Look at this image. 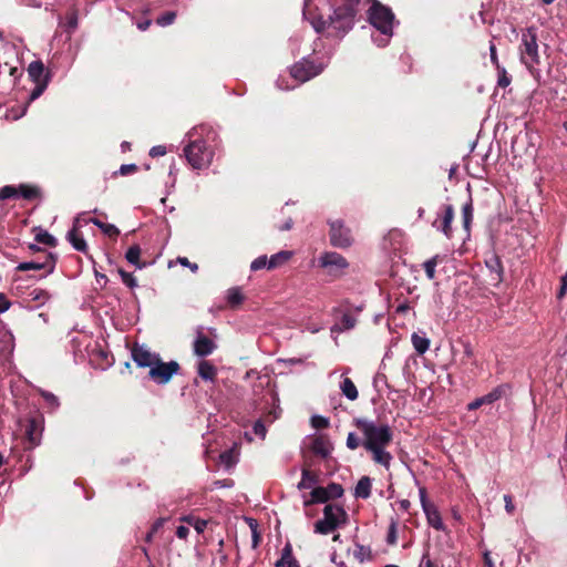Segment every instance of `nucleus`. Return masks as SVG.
<instances>
[{
    "mask_svg": "<svg viewBox=\"0 0 567 567\" xmlns=\"http://www.w3.org/2000/svg\"><path fill=\"white\" fill-rule=\"evenodd\" d=\"M359 0H305L303 17L316 32L343 37L354 24Z\"/></svg>",
    "mask_w": 567,
    "mask_h": 567,
    "instance_id": "f257e3e1",
    "label": "nucleus"
},
{
    "mask_svg": "<svg viewBox=\"0 0 567 567\" xmlns=\"http://www.w3.org/2000/svg\"><path fill=\"white\" fill-rule=\"evenodd\" d=\"M357 426L363 434V447L371 453L372 460L385 468H389L392 462V455L386 451V446L392 441V431L388 424H377L365 419L357 420Z\"/></svg>",
    "mask_w": 567,
    "mask_h": 567,
    "instance_id": "f03ea898",
    "label": "nucleus"
},
{
    "mask_svg": "<svg viewBox=\"0 0 567 567\" xmlns=\"http://www.w3.org/2000/svg\"><path fill=\"white\" fill-rule=\"evenodd\" d=\"M187 137L189 143L185 146L184 153L190 166L195 169L208 167L214 157V150L208 142L214 141L215 132L202 125L192 128Z\"/></svg>",
    "mask_w": 567,
    "mask_h": 567,
    "instance_id": "7ed1b4c3",
    "label": "nucleus"
},
{
    "mask_svg": "<svg viewBox=\"0 0 567 567\" xmlns=\"http://www.w3.org/2000/svg\"><path fill=\"white\" fill-rule=\"evenodd\" d=\"M327 64L328 60L318 62L315 59L303 58L301 61L293 64L290 69L289 78L293 81V83L289 84L288 78L280 75L276 82V85L280 90H292L299 84L319 75Z\"/></svg>",
    "mask_w": 567,
    "mask_h": 567,
    "instance_id": "20e7f679",
    "label": "nucleus"
},
{
    "mask_svg": "<svg viewBox=\"0 0 567 567\" xmlns=\"http://www.w3.org/2000/svg\"><path fill=\"white\" fill-rule=\"evenodd\" d=\"M369 21L378 32L371 35L373 42L378 47H385L393 35V12L388 7L375 2L369 10Z\"/></svg>",
    "mask_w": 567,
    "mask_h": 567,
    "instance_id": "39448f33",
    "label": "nucleus"
},
{
    "mask_svg": "<svg viewBox=\"0 0 567 567\" xmlns=\"http://www.w3.org/2000/svg\"><path fill=\"white\" fill-rule=\"evenodd\" d=\"M537 40V29L535 27L522 30L518 48L519 59L528 70H533L540 62Z\"/></svg>",
    "mask_w": 567,
    "mask_h": 567,
    "instance_id": "423d86ee",
    "label": "nucleus"
},
{
    "mask_svg": "<svg viewBox=\"0 0 567 567\" xmlns=\"http://www.w3.org/2000/svg\"><path fill=\"white\" fill-rule=\"evenodd\" d=\"M347 517L348 515L341 506L328 504L323 508V518L315 524V533L328 535L344 524Z\"/></svg>",
    "mask_w": 567,
    "mask_h": 567,
    "instance_id": "0eeeda50",
    "label": "nucleus"
},
{
    "mask_svg": "<svg viewBox=\"0 0 567 567\" xmlns=\"http://www.w3.org/2000/svg\"><path fill=\"white\" fill-rule=\"evenodd\" d=\"M179 371V364L176 361L163 362L159 358L155 364L148 369V378L156 384H166L173 375Z\"/></svg>",
    "mask_w": 567,
    "mask_h": 567,
    "instance_id": "6e6552de",
    "label": "nucleus"
},
{
    "mask_svg": "<svg viewBox=\"0 0 567 567\" xmlns=\"http://www.w3.org/2000/svg\"><path fill=\"white\" fill-rule=\"evenodd\" d=\"M330 225V243L338 248H347L352 244V235L349 228L343 225L342 220H332Z\"/></svg>",
    "mask_w": 567,
    "mask_h": 567,
    "instance_id": "1a4fd4ad",
    "label": "nucleus"
},
{
    "mask_svg": "<svg viewBox=\"0 0 567 567\" xmlns=\"http://www.w3.org/2000/svg\"><path fill=\"white\" fill-rule=\"evenodd\" d=\"M319 266L327 269L331 275H339L349 264L343 256L334 251H326L318 259Z\"/></svg>",
    "mask_w": 567,
    "mask_h": 567,
    "instance_id": "9d476101",
    "label": "nucleus"
},
{
    "mask_svg": "<svg viewBox=\"0 0 567 567\" xmlns=\"http://www.w3.org/2000/svg\"><path fill=\"white\" fill-rule=\"evenodd\" d=\"M132 359L140 368H151L161 358L145 344H135L132 349Z\"/></svg>",
    "mask_w": 567,
    "mask_h": 567,
    "instance_id": "9b49d317",
    "label": "nucleus"
},
{
    "mask_svg": "<svg viewBox=\"0 0 567 567\" xmlns=\"http://www.w3.org/2000/svg\"><path fill=\"white\" fill-rule=\"evenodd\" d=\"M507 390H508V386L506 384H501V385L494 388L487 394H485L481 398H477L474 401H472L471 403H468L467 410L474 411V410L481 408L482 405L493 404L494 402L502 399L506 394Z\"/></svg>",
    "mask_w": 567,
    "mask_h": 567,
    "instance_id": "f8f14e48",
    "label": "nucleus"
},
{
    "mask_svg": "<svg viewBox=\"0 0 567 567\" xmlns=\"http://www.w3.org/2000/svg\"><path fill=\"white\" fill-rule=\"evenodd\" d=\"M193 348L194 353L197 357L204 358L214 352V350L216 349V343L210 338L204 334L202 327H198Z\"/></svg>",
    "mask_w": 567,
    "mask_h": 567,
    "instance_id": "ddd939ff",
    "label": "nucleus"
},
{
    "mask_svg": "<svg viewBox=\"0 0 567 567\" xmlns=\"http://www.w3.org/2000/svg\"><path fill=\"white\" fill-rule=\"evenodd\" d=\"M454 219V208L452 205H445L443 206V213L441 218H436L432 226L444 234L446 238H452L453 229H452V221Z\"/></svg>",
    "mask_w": 567,
    "mask_h": 567,
    "instance_id": "4468645a",
    "label": "nucleus"
},
{
    "mask_svg": "<svg viewBox=\"0 0 567 567\" xmlns=\"http://www.w3.org/2000/svg\"><path fill=\"white\" fill-rule=\"evenodd\" d=\"M81 227V218L76 217L73 223V228L68 233L66 238L72 247L81 252L87 251V244L83 238L82 234L79 231Z\"/></svg>",
    "mask_w": 567,
    "mask_h": 567,
    "instance_id": "2eb2a0df",
    "label": "nucleus"
},
{
    "mask_svg": "<svg viewBox=\"0 0 567 567\" xmlns=\"http://www.w3.org/2000/svg\"><path fill=\"white\" fill-rule=\"evenodd\" d=\"M42 424L41 421L38 419H31L29 420L25 435L28 440V449H34L41 443V436H42Z\"/></svg>",
    "mask_w": 567,
    "mask_h": 567,
    "instance_id": "dca6fc26",
    "label": "nucleus"
},
{
    "mask_svg": "<svg viewBox=\"0 0 567 567\" xmlns=\"http://www.w3.org/2000/svg\"><path fill=\"white\" fill-rule=\"evenodd\" d=\"M28 74L34 83H39L44 80H48L49 83L51 79L50 73L45 71L44 64L40 60L32 61L29 64Z\"/></svg>",
    "mask_w": 567,
    "mask_h": 567,
    "instance_id": "f3484780",
    "label": "nucleus"
},
{
    "mask_svg": "<svg viewBox=\"0 0 567 567\" xmlns=\"http://www.w3.org/2000/svg\"><path fill=\"white\" fill-rule=\"evenodd\" d=\"M310 449L315 454L326 457L330 454L332 445L326 435H317L311 440Z\"/></svg>",
    "mask_w": 567,
    "mask_h": 567,
    "instance_id": "a211bd4d",
    "label": "nucleus"
},
{
    "mask_svg": "<svg viewBox=\"0 0 567 567\" xmlns=\"http://www.w3.org/2000/svg\"><path fill=\"white\" fill-rule=\"evenodd\" d=\"M372 481L369 476H362L355 485L354 496L367 499L371 495Z\"/></svg>",
    "mask_w": 567,
    "mask_h": 567,
    "instance_id": "6ab92c4d",
    "label": "nucleus"
},
{
    "mask_svg": "<svg viewBox=\"0 0 567 567\" xmlns=\"http://www.w3.org/2000/svg\"><path fill=\"white\" fill-rule=\"evenodd\" d=\"M357 319L350 313H344L340 321L331 327V333H340L355 327Z\"/></svg>",
    "mask_w": 567,
    "mask_h": 567,
    "instance_id": "aec40b11",
    "label": "nucleus"
},
{
    "mask_svg": "<svg viewBox=\"0 0 567 567\" xmlns=\"http://www.w3.org/2000/svg\"><path fill=\"white\" fill-rule=\"evenodd\" d=\"M198 375L205 381H214L217 374V369L209 361L203 360L198 363Z\"/></svg>",
    "mask_w": 567,
    "mask_h": 567,
    "instance_id": "412c9836",
    "label": "nucleus"
},
{
    "mask_svg": "<svg viewBox=\"0 0 567 567\" xmlns=\"http://www.w3.org/2000/svg\"><path fill=\"white\" fill-rule=\"evenodd\" d=\"M293 256V252L290 250H281L277 254H274L268 261V269H275L282 265H285L287 261L291 259Z\"/></svg>",
    "mask_w": 567,
    "mask_h": 567,
    "instance_id": "4be33fe9",
    "label": "nucleus"
},
{
    "mask_svg": "<svg viewBox=\"0 0 567 567\" xmlns=\"http://www.w3.org/2000/svg\"><path fill=\"white\" fill-rule=\"evenodd\" d=\"M423 512L426 516L429 525H431L436 530L444 529L443 520H442L441 515L435 506L425 508V511H423Z\"/></svg>",
    "mask_w": 567,
    "mask_h": 567,
    "instance_id": "5701e85b",
    "label": "nucleus"
},
{
    "mask_svg": "<svg viewBox=\"0 0 567 567\" xmlns=\"http://www.w3.org/2000/svg\"><path fill=\"white\" fill-rule=\"evenodd\" d=\"M276 567H299L298 561L292 557L291 546L287 544L281 553V558L275 564Z\"/></svg>",
    "mask_w": 567,
    "mask_h": 567,
    "instance_id": "b1692460",
    "label": "nucleus"
},
{
    "mask_svg": "<svg viewBox=\"0 0 567 567\" xmlns=\"http://www.w3.org/2000/svg\"><path fill=\"white\" fill-rule=\"evenodd\" d=\"M141 252V247L138 245L131 246L125 252L126 260L137 269H143L146 266L144 262L140 261Z\"/></svg>",
    "mask_w": 567,
    "mask_h": 567,
    "instance_id": "393cba45",
    "label": "nucleus"
},
{
    "mask_svg": "<svg viewBox=\"0 0 567 567\" xmlns=\"http://www.w3.org/2000/svg\"><path fill=\"white\" fill-rule=\"evenodd\" d=\"M411 341H412L414 350L419 354H424L429 350L430 340L424 334H419V333L414 332L411 336Z\"/></svg>",
    "mask_w": 567,
    "mask_h": 567,
    "instance_id": "a878e982",
    "label": "nucleus"
},
{
    "mask_svg": "<svg viewBox=\"0 0 567 567\" xmlns=\"http://www.w3.org/2000/svg\"><path fill=\"white\" fill-rule=\"evenodd\" d=\"M340 390L347 399H349L351 401H354L358 399L359 393H358L357 386L351 381V379L344 378L342 380V382L340 383Z\"/></svg>",
    "mask_w": 567,
    "mask_h": 567,
    "instance_id": "bb28decb",
    "label": "nucleus"
},
{
    "mask_svg": "<svg viewBox=\"0 0 567 567\" xmlns=\"http://www.w3.org/2000/svg\"><path fill=\"white\" fill-rule=\"evenodd\" d=\"M328 496L324 487H315L310 493V498L303 501L305 506H309L313 503H326Z\"/></svg>",
    "mask_w": 567,
    "mask_h": 567,
    "instance_id": "cd10ccee",
    "label": "nucleus"
},
{
    "mask_svg": "<svg viewBox=\"0 0 567 567\" xmlns=\"http://www.w3.org/2000/svg\"><path fill=\"white\" fill-rule=\"evenodd\" d=\"M316 484L317 475L306 468L302 470L301 481L297 485L298 489H313Z\"/></svg>",
    "mask_w": 567,
    "mask_h": 567,
    "instance_id": "c85d7f7f",
    "label": "nucleus"
},
{
    "mask_svg": "<svg viewBox=\"0 0 567 567\" xmlns=\"http://www.w3.org/2000/svg\"><path fill=\"white\" fill-rule=\"evenodd\" d=\"M29 298L31 301L37 302L38 306H42L50 300L51 296L47 290L35 288L29 292Z\"/></svg>",
    "mask_w": 567,
    "mask_h": 567,
    "instance_id": "c756f323",
    "label": "nucleus"
},
{
    "mask_svg": "<svg viewBox=\"0 0 567 567\" xmlns=\"http://www.w3.org/2000/svg\"><path fill=\"white\" fill-rule=\"evenodd\" d=\"M270 403L272 405L271 410H269V412L267 413V415L265 416L266 420L268 422H274L275 420H277L280 415V408L278 405V398L276 395V393L274 392H270Z\"/></svg>",
    "mask_w": 567,
    "mask_h": 567,
    "instance_id": "7c9ffc66",
    "label": "nucleus"
},
{
    "mask_svg": "<svg viewBox=\"0 0 567 567\" xmlns=\"http://www.w3.org/2000/svg\"><path fill=\"white\" fill-rule=\"evenodd\" d=\"M473 204L470 199L466 204L462 207V217H463V226L466 231L470 230L471 223L473 220Z\"/></svg>",
    "mask_w": 567,
    "mask_h": 567,
    "instance_id": "2f4dec72",
    "label": "nucleus"
},
{
    "mask_svg": "<svg viewBox=\"0 0 567 567\" xmlns=\"http://www.w3.org/2000/svg\"><path fill=\"white\" fill-rule=\"evenodd\" d=\"M90 223L97 226L105 235H107L110 237L117 236L120 233L118 229L116 228V226H114L112 224L102 223L101 220H99L96 218L90 219Z\"/></svg>",
    "mask_w": 567,
    "mask_h": 567,
    "instance_id": "473e14b6",
    "label": "nucleus"
},
{
    "mask_svg": "<svg viewBox=\"0 0 567 567\" xmlns=\"http://www.w3.org/2000/svg\"><path fill=\"white\" fill-rule=\"evenodd\" d=\"M441 261V257L440 256H434L432 257L431 259L426 260L424 264H423V267H424V271L426 274V277L429 279H434L435 278V268L437 266V264Z\"/></svg>",
    "mask_w": 567,
    "mask_h": 567,
    "instance_id": "72a5a7b5",
    "label": "nucleus"
},
{
    "mask_svg": "<svg viewBox=\"0 0 567 567\" xmlns=\"http://www.w3.org/2000/svg\"><path fill=\"white\" fill-rule=\"evenodd\" d=\"M220 463L227 468L236 464L237 458L234 450H227L219 455Z\"/></svg>",
    "mask_w": 567,
    "mask_h": 567,
    "instance_id": "f704fd0d",
    "label": "nucleus"
},
{
    "mask_svg": "<svg viewBox=\"0 0 567 567\" xmlns=\"http://www.w3.org/2000/svg\"><path fill=\"white\" fill-rule=\"evenodd\" d=\"M183 522H186L189 526H192L198 534H202L206 526L207 522L204 519L195 518V517H184Z\"/></svg>",
    "mask_w": 567,
    "mask_h": 567,
    "instance_id": "c9c22d12",
    "label": "nucleus"
},
{
    "mask_svg": "<svg viewBox=\"0 0 567 567\" xmlns=\"http://www.w3.org/2000/svg\"><path fill=\"white\" fill-rule=\"evenodd\" d=\"M19 197V190L16 186L7 185L0 188V200Z\"/></svg>",
    "mask_w": 567,
    "mask_h": 567,
    "instance_id": "e433bc0d",
    "label": "nucleus"
},
{
    "mask_svg": "<svg viewBox=\"0 0 567 567\" xmlns=\"http://www.w3.org/2000/svg\"><path fill=\"white\" fill-rule=\"evenodd\" d=\"M19 196L25 199L35 198L39 195V189L37 187L21 185L19 188Z\"/></svg>",
    "mask_w": 567,
    "mask_h": 567,
    "instance_id": "4c0bfd02",
    "label": "nucleus"
},
{
    "mask_svg": "<svg viewBox=\"0 0 567 567\" xmlns=\"http://www.w3.org/2000/svg\"><path fill=\"white\" fill-rule=\"evenodd\" d=\"M326 488L328 499L341 497L343 494V488L340 484L331 483Z\"/></svg>",
    "mask_w": 567,
    "mask_h": 567,
    "instance_id": "58836bf2",
    "label": "nucleus"
},
{
    "mask_svg": "<svg viewBox=\"0 0 567 567\" xmlns=\"http://www.w3.org/2000/svg\"><path fill=\"white\" fill-rule=\"evenodd\" d=\"M40 394L44 399V401L47 402L49 408H51L52 410H55L59 408V405H60L59 399L53 393L41 390Z\"/></svg>",
    "mask_w": 567,
    "mask_h": 567,
    "instance_id": "ea45409f",
    "label": "nucleus"
},
{
    "mask_svg": "<svg viewBox=\"0 0 567 567\" xmlns=\"http://www.w3.org/2000/svg\"><path fill=\"white\" fill-rule=\"evenodd\" d=\"M175 18H176V12L167 11L156 19V23L161 27H167V25H171L175 21Z\"/></svg>",
    "mask_w": 567,
    "mask_h": 567,
    "instance_id": "a19ab883",
    "label": "nucleus"
},
{
    "mask_svg": "<svg viewBox=\"0 0 567 567\" xmlns=\"http://www.w3.org/2000/svg\"><path fill=\"white\" fill-rule=\"evenodd\" d=\"M48 85H49L48 80L35 83V86L30 94L29 102H32V101L37 100L38 97H40L43 94V92L45 91V89L48 87Z\"/></svg>",
    "mask_w": 567,
    "mask_h": 567,
    "instance_id": "79ce46f5",
    "label": "nucleus"
},
{
    "mask_svg": "<svg viewBox=\"0 0 567 567\" xmlns=\"http://www.w3.org/2000/svg\"><path fill=\"white\" fill-rule=\"evenodd\" d=\"M35 239L38 243L40 244H44V245H48V246H55V238L49 234L48 231H44V230H41L40 233L37 234L35 236Z\"/></svg>",
    "mask_w": 567,
    "mask_h": 567,
    "instance_id": "37998d69",
    "label": "nucleus"
},
{
    "mask_svg": "<svg viewBox=\"0 0 567 567\" xmlns=\"http://www.w3.org/2000/svg\"><path fill=\"white\" fill-rule=\"evenodd\" d=\"M496 70H497V75H498L497 84L501 87L508 86L511 84V76L507 74L505 68L501 66V68H497Z\"/></svg>",
    "mask_w": 567,
    "mask_h": 567,
    "instance_id": "c03bdc74",
    "label": "nucleus"
},
{
    "mask_svg": "<svg viewBox=\"0 0 567 567\" xmlns=\"http://www.w3.org/2000/svg\"><path fill=\"white\" fill-rule=\"evenodd\" d=\"M165 522H166V518H158V519H156L153 523L151 530L146 534L145 542L151 543L153 540L154 535L157 533V530L159 528L163 527Z\"/></svg>",
    "mask_w": 567,
    "mask_h": 567,
    "instance_id": "a18cd8bd",
    "label": "nucleus"
},
{
    "mask_svg": "<svg viewBox=\"0 0 567 567\" xmlns=\"http://www.w3.org/2000/svg\"><path fill=\"white\" fill-rule=\"evenodd\" d=\"M118 274L122 278L123 284H125L128 288L133 289L137 286V281L132 274L126 272L123 269H118Z\"/></svg>",
    "mask_w": 567,
    "mask_h": 567,
    "instance_id": "49530a36",
    "label": "nucleus"
},
{
    "mask_svg": "<svg viewBox=\"0 0 567 567\" xmlns=\"http://www.w3.org/2000/svg\"><path fill=\"white\" fill-rule=\"evenodd\" d=\"M44 268V265L41 264V262H35V261H25V262H20L18 266H17V269L19 271H28V270H40Z\"/></svg>",
    "mask_w": 567,
    "mask_h": 567,
    "instance_id": "de8ad7c7",
    "label": "nucleus"
},
{
    "mask_svg": "<svg viewBox=\"0 0 567 567\" xmlns=\"http://www.w3.org/2000/svg\"><path fill=\"white\" fill-rule=\"evenodd\" d=\"M268 261H269V259L267 258V256H265V255L259 256L258 258L252 260V262L250 264V269L252 271H257V270H260L264 268L268 269Z\"/></svg>",
    "mask_w": 567,
    "mask_h": 567,
    "instance_id": "09e8293b",
    "label": "nucleus"
},
{
    "mask_svg": "<svg viewBox=\"0 0 567 567\" xmlns=\"http://www.w3.org/2000/svg\"><path fill=\"white\" fill-rule=\"evenodd\" d=\"M227 300L231 305H239L243 301V295L238 288H233L228 290Z\"/></svg>",
    "mask_w": 567,
    "mask_h": 567,
    "instance_id": "8fccbe9b",
    "label": "nucleus"
},
{
    "mask_svg": "<svg viewBox=\"0 0 567 567\" xmlns=\"http://www.w3.org/2000/svg\"><path fill=\"white\" fill-rule=\"evenodd\" d=\"M353 555L359 561L362 563L365 559L370 558V550L362 545H357Z\"/></svg>",
    "mask_w": 567,
    "mask_h": 567,
    "instance_id": "3c124183",
    "label": "nucleus"
},
{
    "mask_svg": "<svg viewBox=\"0 0 567 567\" xmlns=\"http://www.w3.org/2000/svg\"><path fill=\"white\" fill-rule=\"evenodd\" d=\"M311 425L315 429H326L329 426V420L321 415H313L311 417Z\"/></svg>",
    "mask_w": 567,
    "mask_h": 567,
    "instance_id": "603ef678",
    "label": "nucleus"
},
{
    "mask_svg": "<svg viewBox=\"0 0 567 567\" xmlns=\"http://www.w3.org/2000/svg\"><path fill=\"white\" fill-rule=\"evenodd\" d=\"M254 433L259 436L260 439H265L266 436V433H267V430H266V426L264 424V421L262 420H258L255 422L254 424Z\"/></svg>",
    "mask_w": 567,
    "mask_h": 567,
    "instance_id": "864d4df0",
    "label": "nucleus"
},
{
    "mask_svg": "<svg viewBox=\"0 0 567 567\" xmlns=\"http://www.w3.org/2000/svg\"><path fill=\"white\" fill-rule=\"evenodd\" d=\"M360 445V440L354 433H349L347 437V447L350 450H355Z\"/></svg>",
    "mask_w": 567,
    "mask_h": 567,
    "instance_id": "5fc2aeb1",
    "label": "nucleus"
},
{
    "mask_svg": "<svg viewBox=\"0 0 567 567\" xmlns=\"http://www.w3.org/2000/svg\"><path fill=\"white\" fill-rule=\"evenodd\" d=\"M386 542L390 545H394L396 543V523L395 522H392L389 527Z\"/></svg>",
    "mask_w": 567,
    "mask_h": 567,
    "instance_id": "6e6d98bb",
    "label": "nucleus"
},
{
    "mask_svg": "<svg viewBox=\"0 0 567 567\" xmlns=\"http://www.w3.org/2000/svg\"><path fill=\"white\" fill-rule=\"evenodd\" d=\"M419 494H420V502H421V505H422V509L425 511V508H430L432 507L433 505L429 503L427 501V496H426V489L424 487H420L419 489Z\"/></svg>",
    "mask_w": 567,
    "mask_h": 567,
    "instance_id": "4d7b16f0",
    "label": "nucleus"
},
{
    "mask_svg": "<svg viewBox=\"0 0 567 567\" xmlns=\"http://www.w3.org/2000/svg\"><path fill=\"white\" fill-rule=\"evenodd\" d=\"M177 262L184 267L189 268L193 272L198 270V265L190 262L186 257H178Z\"/></svg>",
    "mask_w": 567,
    "mask_h": 567,
    "instance_id": "13d9d810",
    "label": "nucleus"
},
{
    "mask_svg": "<svg viewBox=\"0 0 567 567\" xmlns=\"http://www.w3.org/2000/svg\"><path fill=\"white\" fill-rule=\"evenodd\" d=\"M489 55H491V62L493 63V65L496 69L501 68L502 65L498 62L496 47L493 42L489 44Z\"/></svg>",
    "mask_w": 567,
    "mask_h": 567,
    "instance_id": "bf43d9fd",
    "label": "nucleus"
},
{
    "mask_svg": "<svg viewBox=\"0 0 567 567\" xmlns=\"http://www.w3.org/2000/svg\"><path fill=\"white\" fill-rule=\"evenodd\" d=\"M66 25L72 31L78 27V16L75 12H71L66 17Z\"/></svg>",
    "mask_w": 567,
    "mask_h": 567,
    "instance_id": "052dcab7",
    "label": "nucleus"
},
{
    "mask_svg": "<svg viewBox=\"0 0 567 567\" xmlns=\"http://www.w3.org/2000/svg\"><path fill=\"white\" fill-rule=\"evenodd\" d=\"M166 154V147L164 145L153 146L150 151L152 157L164 156Z\"/></svg>",
    "mask_w": 567,
    "mask_h": 567,
    "instance_id": "680f3d73",
    "label": "nucleus"
},
{
    "mask_svg": "<svg viewBox=\"0 0 567 567\" xmlns=\"http://www.w3.org/2000/svg\"><path fill=\"white\" fill-rule=\"evenodd\" d=\"M188 534H189V525L188 526H185V525L177 526V528H176V536L179 539H186Z\"/></svg>",
    "mask_w": 567,
    "mask_h": 567,
    "instance_id": "e2e57ef3",
    "label": "nucleus"
},
{
    "mask_svg": "<svg viewBox=\"0 0 567 567\" xmlns=\"http://www.w3.org/2000/svg\"><path fill=\"white\" fill-rule=\"evenodd\" d=\"M504 502H505V511L508 513V514H513L514 511H515V506L513 504V498L509 494H505L504 495Z\"/></svg>",
    "mask_w": 567,
    "mask_h": 567,
    "instance_id": "0e129e2a",
    "label": "nucleus"
},
{
    "mask_svg": "<svg viewBox=\"0 0 567 567\" xmlns=\"http://www.w3.org/2000/svg\"><path fill=\"white\" fill-rule=\"evenodd\" d=\"M136 169H137V166L135 164H124L120 167V174L128 175L131 173H134Z\"/></svg>",
    "mask_w": 567,
    "mask_h": 567,
    "instance_id": "69168bd1",
    "label": "nucleus"
},
{
    "mask_svg": "<svg viewBox=\"0 0 567 567\" xmlns=\"http://www.w3.org/2000/svg\"><path fill=\"white\" fill-rule=\"evenodd\" d=\"M214 488H224V487H233L234 482L231 480H221V481H215L213 483Z\"/></svg>",
    "mask_w": 567,
    "mask_h": 567,
    "instance_id": "338daca9",
    "label": "nucleus"
},
{
    "mask_svg": "<svg viewBox=\"0 0 567 567\" xmlns=\"http://www.w3.org/2000/svg\"><path fill=\"white\" fill-rule=\"evenodd\" d=\"M566 292H567V272L561 278V286H560V290H559L557 297L559 299H561Z\"/></svg>",
    "mask_w": 567,
    "mask_h": 567,
    "instance_id": "774afa93",
    "label": "nucleus"
}]
</instances>
